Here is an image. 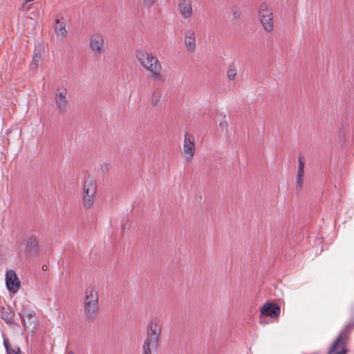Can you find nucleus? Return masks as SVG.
<instances>
[{
  "label": "nucleus",
  "instance_id": "obj_28",
  "mask_svg": "<svg viewBox=\"0 0 354 354\" xmlns=\"http://www.w3.org/2000/svg\"><path fill=\"white\" fill-rule=\"evenodd\" d=\"M48 269V266L46 265H43L42 266V270L46 271V270Z\"/></svg>",
  "mask_w": 354,
  "mask_h": 354
},
{
  "label": "nucleus",
  "instance_id": "obj_8",
  "mask_svg": "<svg viewBox=\"0 0 354 354\" xmlns=\"http://www.w3.org/2000/svg\"><path fill=\"white\" fill-rule=\"evenodd\" d=\"M89 48L95 55H100L104 53V39L102 35L93 33L89 40Z\"/></svg>",
  "mask_w": 354,
  "mask_h": 354
},
{
  "label": "nucleus",
  "instance_id": "obj_27",
  "mask_svg": "<svg viewBox=\"0 0 354 354\" xmlns=\"http://www.w3.org/2000/svg\"><path fill=\"white\" fill-rule=\"evenodd\" d=\"M19 315L20 317L21 318L22 322H25V318H24V316L22 314V313H19Z\"/></svg>",
  "mask_w": 354,
  "mask_h": 354
},
{
  "label": "nucleus",
  "instance_id": "obj_2",
  "mask_svg": "<svg viewBox=\"0 0 354 354\" xmlns=\"http://www.w3.org/2000/svg\"><path fill=\"white\" fill-rule=\"evenodd\" d=\"M83 312L85 319L88 322H93L97 316L99 295L97 290L93 286L88 287L84 292Z\"/></svg>",
  "mask_w": 354,
  "mask_h": 354
},
{
  "label": "nucleus",
  "instance_id": "obj_16",
  "mask_svg": "<svg viewBox=\"0 0 354 354\" xmlns=\"http://www.w3.org/2000/svg\"><path fill=\"white\" fill-rule=\"evenodd\" d=\"M160 344L144 339L142 344V354H156Z\"/></svg>",
  "mask_w": 354,
  "mask_h": 354
},
{
  "label": "nucleus",
  "instance_id": "obj_29",
  "mask_svg": "<svg viewBox=\"0 0 354 354\" xmlns=\"http://www.w3.org/2000/svg\"><path fill=\"white\" fill-rule=\"evenodd\" d=\"M67 354H75V353L73 352H72V351H69V352L67 353Z\"/></svg>",
  "mask_w": 354,
  "mask_h": 354
},
{
  "label": "nucleus",
  "instance_id": "obj_19",
  "mask_svg": "<svg viewBox=\"0 0 354 354\" xmlns=\"http://www.w3.org/2000/svg\"><path fill=\"white\" fill-rule=\"evenodd\" d=\"M27 250L30 252H35L38 248V242L35 236H30L27 241Z\"/></svg>",
  "mask_w": 354,
  "mask_h": 354
},
{
  "label": "nucleus",
  "instance_id": "obj_1",
  "mask_svg": "<svg viewBox=\"0 0 354 354\" xmlns=\"http://www.w3.org/2000/svg\"><path fill=\"white\" fill-rule=\"evenodd\" d=\"M136 57L140 65L149 73L151 80H164L162 64L156 55L145 50L139 49L136 51Z\"/></svg>",
  "mask_w": 354,
  "mask_h": 354
},
{
  "label": "nucleus",
  "instance_id": "obj_18",
  "mask_svg": "<svg viewBox=\"0 0 354 354\" xmlns=\"http://www.w3.org/2000/svg\"><path fill=\"white\" fill-rule=\"evenodd\" d=\"M226 75L230 81H233L237 76V68L234 64H230L226 70Z\"/></svg>",
  "mask_w": 354,
  "mask_h": 354
},
{
  "label": "nucleus",
  "instance_id": "obj_7",
  "mask_svg": "<svg viewBox=\"0 0 354 354\" xmlns=\"http://www.w3.org/2000/svg\"><path fill=\"white\" fill-rule=\"evenodd\" d=\"M68 91L64 86H59L55 93V103L58 111L61 113H66L69 109V102L67 99Z\"/></svg>",
  "mask_w": 354,
  "mask_h": 354
},
{
  "label": "nucleus",
  "instance_id": "obj_11",
  "mask_svg": "<svg viewBox=\"0 0 354 354\" xmlns=\"http://www.w3.org/2000/svg\"><path fill=\"white\" fill-rule=\"evenodd\" d=\"M261 316L277 318L280 315V308L274 303L266 302L260 309Z\"/></svg>",
  "mask_w": 354,
  "mask_h": 354
},
{
  "label": "nucleus",
  "instance_id": "obj_4",
  "mask_svg": "<svg viewBox=\"0 0 354 354\" xmlns=\"http://www.w3.org/2000/svg\"><path fill=\"white\" fill-rule=\"evenodd\" d=\"M196 152V138L189 132H185L183 142L181 155L184 161L190 163L194 159Z\"/></svg>",
  "mask_w": 354,
  "mask_h": 354
},
{
  "label": "nucleus",
  "instance_id": "obj_24",
  "mask_svg": "<svg viewBox=\"0 0 354 354\" xmlns=\"http://www.w3.org/2000/svg\"><path fill=\"white\" fill-rule=\"evenodd\" d=\"M157 0H143V3L148 6L151 7L155 4Z\"/></svg>",
  "mask_w": 354,
  "mask_h": 354
},
{
  "label": "nucleus",
  "instance_id": "obj_5",
  "mask_svg": "<svg viewBox=\"0 0 354 354\" xmlns=\"http://www.w3.org/2000/svg\"><path fill=\"white\" fill-rule=\"evenodd\" d=\"M259 19L264 31L271 33L274 30V19L272 8L266 3L260 5Z\"/></svg>",
  "mask_w": 354,
  "mask_h": 354
},
{
  "label": "nucleus",
  "instance_id": "obj_23",
  "mask_svg": "<svg viewBox=\"0 0 354 354\" xmlns=\"http://www.w3.org/2000/svg\"><path fill=\"white\" fill-rule=\"evenodd\" d=\"M160 93L158 92H154L151 97V103L153 106H157L160 100Z\"/></svg>",
  "mask_w": 354,
  "mask_h": 354
},
{
  "label": "nucleus",
  "instance_id": "obj_22",
  "mask_svg": "<svg viewBox=\"0 0 354 354\" xmlns=\"http://www.w3.org/2000/svg\"><path fill=\"white\" fill-rule=\"evenodd\" d=\"M41 60V56L39 54H35L31 62V66L32 68H36L39 66Z\"/></svg>",
  "mask_w": 354,
  "mask_h": 354
},
{
  "label": "nucleus",
  "instance_id": "obj_10",
  "mask_svg": "<svg viewBox=\"0 0 354 354\" xmlns=\"http://www.w3.org/2000/svg\"><path fill=\"white\" fill-rule=\"evenodd\" d=\"M6 283L8 290L12 293H16L21 286V282L18 279L17 274L12 270H10L6 272Z\"/></svg>",
  "mask_w": 354,
  "mask_h": 354
},
{
  "label": "nucleus",
  "instance_id": "obj_3",
  "mask_svg": "<svg viewBox=\"0 0 354 354\" xmlns=\"http://www.w3.org/2000/svg\"><path fill=\"white\" fill-rule=\"evenodd\" d=\"M96 192V182L92 177L88 176L82 185V205L85 209H91L93 206Z\"/></svg>",
  "mask_w": 354,
  "mask_h": 354
},
{
  "label": "nucleus",
  "instance_id": "obj_21",
  "mask_svg": "<svg viewBox=\"0 0 354 354\" xmlns=\"http://www.w3.org/2000/svg\"><path fill=\"white\" fill-rule=\"evenodd\" d=\"M228 127H229V124H228V122L226 119V116L223 115V119L220 121V122L218 124L219 130L222 132H224V131L226 132L228 130Z\"/></svg>",
  "mask_w": 354,
  "mask_h": 354
},
{
  "label": "nucleus",
  "instance_id": "obj_25",
  "mask_svg": "<svg viewBox=\"0 0 354 354\" xmlns=\"http://www.w3.org/2000/svg\"><path fill=\"white\" fill-rule=\"evenodd\" d=\"M346 328H354V319H352L349 323H348Z\"/></svg>",
  "mask_w": 354,
  "mask_h": 354
},
{
  "label": "nucleus",
  "instance_id": "obj_15",
  "mask_svg": "<svg viewBox=\"0 0 354 354\" xmlns=\"http://www.w3.org/2000/svg\"><path fill=\"white\" fill-rule=\"evenodd\" d=\"M298 169L296 176V186L297 189L301 190L304 185V165L305 160L303 156L298 158Z\"/></svg>",
  "mask_w": 354,
  "mask_h": 354
},
{
  "label": "nucleus",
  "instance_id": "obj_20",
  "mask_svg": "<svg viewBox=\"0 0 354 354\" xmlns=\"http://www.w3.org/2000/svg\"><path fill=\"white\" fill-rule=\"evenodd\" d=\"M3 344L8 354H22L19 347L15 346L13 347L10 346L7 339H4Z\"/></svg>",
  "mask_w": 354,
  "mask_h": 354
},
{
  "label": "nucleus",
  "instance_id": "obj_26",
  "mask_svg": "<svg viewBox=\"0 0 354 354\" xmlns=\"http://www.w3.org/2000/svg\"><path fill=\"white\" fill-rule=\"evenodd\" d=\"M35 316L36 315L35 312H30V313L28 314L27 317L28 319H30L32 318H35Z\"/></svg>",
  "mask_w": 354,
  "mask_h": 354
},
{
  "label": "nucleus",
  "instance_id": "obj_12",
  "mask_svg": "<svg viewBox=\"0 0 354 354\" xmlns=\"http://www.w3.org/2000/svg\"><path fill=\"white\" fill-rule=\"evenodd\" d=\"M178 11L181 17L185 19H189L194 15L191 0H178Z\"/></svg>",
  "mask_w": 354,
  "mask_h": 354
},
{
  "label": "nucleus",
  "instance_id": "obj_13",
  "mask_svg": "<svg viewBox=\"0 0 354 354\" xmlns=\"http://www.w3.org/2000/svg\"><path fill=\"white\" fill-rule=\"evenodd\" d=\"M346 339L341 335L336 339L328 354H346Z\"/></svg>",
  "mask_w": 354,
  "mask_h": 354
},
{
  "label": "nucleus",
  "instance_id": "obj_17",
  "mask_svg": "<svg viewBox=\"0 0 354 354\" xmlns=\"http://www.w3.org/2000/svg\"><path fill=\"white\" fill-rule=\"evenodd\" d=\"M14 317V313L8 307H1L0 308V317L7 323L10 322Z\"/></svg>",
  "mask_w": 354,
  "mask_h": 354
},
{
  "label": "nucleus",
  "instance_id": "obj_14",
  "mask_svg": "<svg viewBox=\"0 0 354 354\" xmlns=\"http://www.w3.org/2000/svg\"><path fill=\"white\" fill-rule=\"evenodd\" d=\"M55 35L57 38L64 39L66 37L68 31L66 23L64 17H58L55 19L53 26Z\"/></svg>",
  "mask_w": 354,
  "mask_h": 354
},
{
  "label": "nucleus",
  "instance_id": "obj_6",
  "mask_svg": "<svg viewBox=\"0 0 354 354\" xmlns=\"http://www.w3.org/2000/svg\"><path fill=\"white\" fill-rule=\"evenodd\" d=\"M162 325L158 319L150 320L146 327L144 339L160 344Z\"/></svg>",
  "mask_w": 354,
  "mask_h": 354
},
{
  "label": "nucleus",
  "instance_id": "obj_9",
  "mask_svg": "<svg viewBox=\"0 0 354 354\" xmlns=\"http://www.w3.org/2000/svg\"><path fill=\"white\" fill-rule=\"evenodd\" d=\"M183 44L187 53H194L196 50V35L192 29H187L184 34Z\"/></svg>",
  "mask_w": 354,
  "mask_h": 354
}]
</instances>
